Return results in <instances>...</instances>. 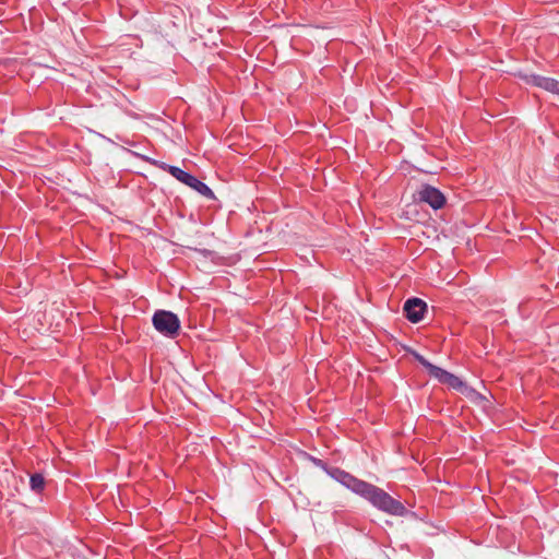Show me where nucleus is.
I'll use <instances>...</instances> for the list:
<instances>
[{"label": "nucleus", "mask_w": 559, "mask_h": 559, "mask_svg": "<svg viewBox=\"0 0 559 559\" xmlns=\"http://www.w3.org/2000/svg\"><path fill=\"white\" fill-rule=\"evenodd\" d=\"M324 471L331 478L343 485L352 492L367 500L379 511L394 516H404L407 514L408 511L405 506L401 501L391 497L382 488L359 479L340 467L324 466Z\"/></svg>", "instance_id": "obj_1"}, {"label": "nucleus", "mask_w": 559, "mask_h": 559, "mask_svg": "<svg viewBox=\"0 0 559 559\" xmlns=\"http://www.w3.org/2000/svg\"><path fill=\"white\" fill-rule=\"evenodd\" d=\"M324 471L331 478L343 485L352 492L367 500L379 511L394 516H404L407 514L408 511L405 506L401 501L391 497L382 488L359 479L340 467L324 466Z\"/></svg>", "instance_id": "obj_2"}, {"label": "nucleus", "mask_w": 559, "mask_h": 559, "mask_svg": "<svg viewBox=\"0 0 559 559\" xmlns=\"http://www.w3.org/2000/svg\"><path fill=\"white\" fill-rule=\"evenodd\" d=\"M143 160L146 163L158 167L159 169H163L165 171H168L174 178H176L178 181L185 183L186 186L192 188L193 190L198 191L201 195L206 197L209 199H215V195L211 188L205 185L203 181L199 180L193 175L185 171L183 169L168 165L164 162L156 160L154 158L147 157V156H141Z\"/></svg>", "instance_id": "obj_3"}, {"label": "nucleus", "mask_w": 559, "mask_h": 559, "mask_svg": "<svg viewBox=\"0 0 559 559\" xmlns=\"http://www.w3.org/2000/svg\"><path fill=\"white\" fill-rule=\"evenodd\" d=\"M153 326L162 335L174 338L180 330V320L177 314L167 310H157L152 318Z\"/></svg>", "instance_id": "obj_4"}, {"label": "nucleus", "mask_w": 559, "mask_h": 559, "mask_svg": "<svg viewBox=\"0 0 559 559\" xmlns=\"http://www.w3.org/2000/svg\"><path fill=\"white\" fill-rule=\"evenodd\" d=\"M417 195L418 201L429 204L433 210H439L445 204L444 194L430 185H423Z\"/></svg>", "instance_id": "obj_5"}, {"label": "nucleus", "mask_w": 559, "mask_h": 559, "mask_svg": "<svg viewBox=\"0 0 559 559\" xmlns=\"http://www.w3.org/2000/svg\"><path fill=\"white\" fill-rule=\"evenodd\" d=\"M427 310V304L417 297L407 299L403 307L404 316L412 323H417L423 320L424 314Z\"/></svg>", "instance_id": "obj_6"}, {"label": "nucleus", "mask_w": 559, "mask_h": 559, "mask_svg": "<svg viewBox=\"0 0 559 559\" xmlns=\"http://www.w3.org/2000/svg\"><path fill=\"white\" fill-rule=\"evenodd\" d=\"M527 83L548 91L552 94L559 95V81L552 78H546L538 74H532L527 79Z\"/></svg>", "instance_id": "obj_7"}, {"label": "nucleus", "mask_w": 559, "mask_h": 559, "mask_svg": "<svg viewBox=\"0 0 559 559\" xmlns=\"http://www.w3.org/2000/svg\"><path fill=\"white\" fill-rule=\"evenodd\" d=\"M428 373L430 377L437 379L440 383L444 384L447 378L449 377L450 372L432 365L430 369L428 370Z\"/></svg>", "instance_id": "obj_8"}, {"label": "nucleus", "mask_w": 559, "mask_h": 559, "mask_svg": "<svg viewBox=\"0 0 559 559\" xmlns=\"http://www.w3.org/2000/svg\"><path fill=\"white\" fill-rule=\"evenodd\" d=\"M29 485L32 490L39 492L44 489L45 479L41 474L35 473L31 476Z\"/></svg>", "instance_id": "obj_9"}, {"label": "nucleus", "mask_w": 559, "mask_h": 559, "mask_svg": "<svg viewBox=\"0 0 559 559\" xmlns=\"http://www.w3.org/2000/svg\"><path fill=\"white\" fill-rule=\"evenodd\" d=\"M444 384L449 385L454 390L461 391L464 388V382L455 374L451 373L447 378Z\"/></svg>", "instance_id": "obj_10"}, {"label": "nucleus", "mask_w": 559, "mask_h": 559, "mask_svg": "<svg viewBox=\"0 0 559 559\" xmlns=\"http://www.w3.org/2000/svg\"><path fill=\"white\" fill-rule=\"evenodd\" d=\"M414 358L428 371L430 367L433 365L428 361L423 355L417 352H413Z\"/></svg>", "instance_id": "obj_11"}, {"label": "nucleus", "mask_w": 559, "mask_h": 559, "mask_svg": "<svg viewBox=\"0 0 559 559\" xmlns=\"http://www.w3.org/2000/svg\"><path fill=\"white\" fill-rule=\"evenodd\" d=\"M314 463L320 466L321 468L324 469V466H328L323 461L321 460H314Z\"/></svg>", "instance_id": "obj_12"}]
</instances>
